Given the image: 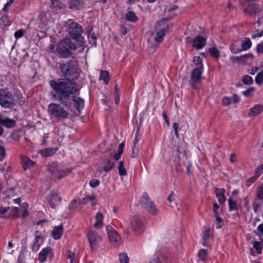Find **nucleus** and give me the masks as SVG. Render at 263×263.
Masks as SVG:
<instances>
[{"mask_svg": "<svg viewBox=\"0 0 263 263\" xmlns=\"http://www.w3.org/2000/svg\"><path fill=\"white\" fill-rule=\"evenodd\" d=\"M12 211L13 213L14 216L18 217L19 215L18 209L16 207H13L11 208Z\"/></svg>", "mask_w": 263, "mask_h": 263, "instance_id": "nucleus-60", "label": "nucleus"}, {"mask_svg": "<svg viewBox=\"0 0 263 263\" xmlns=\"http://www.w3.org/2000/svg\"><path fill=\"white\" fill-rule=\"evenodd\" d=\"M203 72V65H200L194 68L191 73V80L193 83H199L201 79V75Z\"/></svg>", "mask_w": 263, "mask_h": 263, "instance_id": "nucleus-13", "label": "nucleus"}, {"mask_svg": "<svg viewBox=\"0 0 263 263\" xmlns=\"http://www.w3.org/2000/svg\"><path fill=\"white\" fill-rule=\"evenodd\" d=\"M63 233V227L62 225L55 226L52 231V236L55 240L61 238Z\"/></svg>", "mask_w": 263, "mask_h": 263, "instance_id": "nucleus-20", "label": "nucleus"}, {"mask_svg": "<svg viewBox=\"0 0 263 263\" xmlns=\"http://www.w3.org/2000/svg\"><path fill=\"white\" fill-rule=\"evenodd\" d=\"M219 209V205L217 203H214L213 205V212L214 213V216L219 215L218 210Z\"/></svg>", "mask_w": 263, "mask_h": 263, "instance_id": "nucleus-56", "label": "nucleus"}, {"mask_svg": "<svg viewBox=\"0 0 263 263\" xmlns=\"http://www.w3.org/2000/svg\"><path fill=\"white\" fill-rule=\"evenodd\" d=\"M143 224L141 221L137 218H133L130 222V227L133 231L137 232L140 231Z\"/></svg>", "mask_w": 263, "mask_h": 263, "instance_id": "nucleus-19", "label": "nucleus"}, {"mask_svg": "<svg viewBox=\"0 0 263 263\" xmlns=\"http://www.w3.org/2000/svg\"><path fill=\"white\" fill-rule=\"evenodd\" d=\"M58 150V148H47L42 151V154L45 157L51 156L53 155Z\"/></svg>", "mask_w": 263, "mask_h": 263, "instance_id": "nucleus-27", "label": "nucleus"}, {"mask_svg": "<svg viewBox=\"0 0 263 263\" xmlns=\"http://www.w3.org/2000/svg\"><path fill=\"white\" fill-rule=\"evenodd\" d=\"M216 218V227L217 229H220L222 227L223 222L222 219L220 217L219 215L215 216Z\"/></svg>", "mask_w": 263, "mask_h": 263, "instance_id": "nucleus-40", "label": "nucleus"}, {"mask_svg": "<svg viewBox=\"0 0 263 263\" xmlns=\"http://www.w3.org/2000/svg\"><path fill=\"white\" fill-rule=\"evenodd\" d=\"M53 256V252L52 249L50 247H46L43 248L39 253L38 259L41 263L45 261L48 258H52Z\"/></svg>", "mask_w": 263, "mask_h": 263, "instance_id": "nucleus-11", "label": "nucleus"}, {"mask_svg": "<svg viewBox=\"0 0 263 263\" xmlns=\"http://www.w3.org/2000/svg\"><path fill=\"white\" fill-rule=\"evenodd\" d=\"M100 79L103 80L105 84H107L109 81V74L108 71L102 70L100 72Z\"/></svg>", "mask_w": 263, "mask_h": 263, "instance_id": "nucleus-31", "label": "nucleus"}, {"mask_svg": "<svg viewBox=\"0 0 263 263\" xmlns=\"http://www.w3.org/2000/svg\"><path fill=\"white\" fill-rule=\"evenodd\" d=\"M88 38L89 43L92 46L97 45V36L94 32H93L92 31H90L88 35Z\"/></svg>", "mask_w": 263, "mask_h": 263, "instance_id": "nucleus-30", "label": "nucleus"}, {"mask_svg": "<svg viewBox=\"0 0 263 263\" xmlns=\"http://www.w3.org/2000/svg\"><path fill=\"white\" fill-rule=\"evenodd\" d=\"M242 81L245 84L251 85L253 82V79L249 76L245 75L242 77Z\"/></svg>", "mask_w": 263, "mask_h": 263, "instance_id": "nucleus-37", "label": "nucleus"}, {"mask_svg": "<svg viewBox=\"0 0 263 263\" xmlns=\"http://www.w3.org/2000/svg\"><path fill=\"white\" fill-rule=\"evenodd\" d=\"M140 202L145 210L151 215L155 216L158 214L159 210L155 203L151 200L147 193H143Z\"/></svg>", "mask_w": 263, "mask_h": 263, "instance_id": "nucleus-5", "label": "nucleus"}, {"mask_svg": "<svg viewBox=\"0 0 263 263\" xmlns=\"http://www.w3.org/2000/svg\"><path fill=\"white\" fill-rule=\"evenodd\" d=\"M263 35V30H256L252 34V37L255 39L257 37H261Z\"/></svg>", "mask_w": 263, "mask_h": 263, "instance_id": "nucleus-46", "label": "nucleus"}, {"mask_svg": "<svg viewBox=\"0 0 263 263\" xmlns=\"http://www.w3.org/2000/svg\"><path fill=\"white\" fill-rule=\"evenodd\" d=\"M106 230L110 242L115 246L120 245L121 243V239L118 233L110 226L106 227Z\"/></svg>", "mask_w": 263, "mask_h": 263, "instance_id": "nucleus-7", "label": "nucleus"}, {"mask_svg": "<svg viewBox=\"0 0 263 263\" xmlns=\"http://www.w3.org/2000/svg\"><path fill=\"white\" fill-rule=\"evenodd\" d=\"M77 201L76 200H73L68 206V209L70 210L75 209L77 208Z\"/></svg>", "mask_w": 263, "mask_h": 263, "instance_id": "nucleus-52", "label": "nucleus"}, {"mask_svg": "<svg viewBox=\"0 0 263 263\" xmlns=\"http://www.w3.org/2000/svg\"><path fill=\"white\" fill-rule=\"evenodd\" d=\"M62 200L61 197L59 196L58 190H53L51 193L47 196V201L50 206L52 209H55Z\"/></svg>", "mask_w": 263, "mask_h": 263, "instance_id": "nucleus-10", "label": "nucleus"}, {"mask_svg": "<svg viewBox=\"0 0 263 263\" xmlns=\"http://www.w3.org/2000/svg\"><path fill=\"white\" fill-rule=\"evenodd\" d=\"M263 111V105L260 104L255 105L250 109L249 116L253 117L257 116Z\"/></svg>", "mask_w": 263, "mask_h": 263, "instance_id": "nucleus-22", "label": "nucleus"}, {"mask_svg": "<svg viewBox=\"0 0 263 263\" xmlns=\"http://www.w3.org/2000/svg\"><path fill=\"white\" fill-rule=\"evenodd\" d=\"M114 166V163L111 162L110 161H107V164L104 166L103 167V170L105 172H108L111 170Z\"/></svg>", "mask_w": 263, "mask_h": 263, "instance_id": "nucleus-45", "label": "nucleus"}, {"mask_svg": "<svg viewBox=\"0 0 263 263\" xmlns=\"http://www.w3.org/2000/svg\"><path fill=\"white\" fill-rule=\"evenodd\" d=\"M263 172V164L260 165L257 167L255 170L253 179H256L261 175Z\"/></svg>", "mask_w": 263, "mask_h": 263, "instance_id": "nucleus-33", "label": "nucleus"}, {"mask_svg": "<svg viewBox=\"0 0 263 263\" xmlns=\"http://www.w3.org/2000/svg\"><path fill=\"white\" fill-rule=\"evenodd\" d=\"M138 132H139V129H137V131L136 135H135V141L134 143L133 147H138V141H139Z\"/></svg>", "mask_w": 263, "mask_h": 263, "instance_id": "nucleus-57", "label": "nucleus"}, {"mask_svg": "<svg viewBox=\"0 0 263 263\" xmlns=\"http://www.w3.org/2000/svg\"><path fill=\"white\" fill-rule=\"evenodd\" d=\"M5 197H3V200H5L7 199L13 197L14 195V192L12 188H10L4 192Z\"/></svg>", "mask_w": 263, "mask_h": 263, "instance_id": "nucleus-35", "label": "nucleus"}, {"mask_svg": "<svg viewBox=\"0 0 263 263\" xmlns=\"http://www.w3.org/2000/svg\"><path fill=\"white\" fill-rule=\"evenodd\" d=\"M21 159L23 168L25 170L32 167L35 164L34 162L25 156H21Z\"/></svg>", "mask_w": 263, "mask_h": 263, "instance_id": "nucleus-18", "label": "nucleus"}, {"mask_svg": "<svg viewBox=\"0 0 263 263\" xmlns=\"http://www.w3.org/2000/svg\"><path fill=\"white\" fill-rule=\"evenodd\" d=\"M257 197L260 200L263 199V185L260 187L258 192Z\"/></svg>", "mask_w": 263, "mask_h": 263, "instance_id": "nucleus-55", "label": "nucleus"}, {"mask_svg": "<svg viewBox=\"0 0 263 263\" xmlns=\"http://www.w3.org/2000/svg\"><path fill=\"white\" fill-rule=\"evenodd\" d=\"M139 153V147H133L132 151V157L133 158H136L138 156Z\"/></svg>", "mask_w": 263, "mask_h": 263, "instance_id": "nucleus-47", "label": "nucleus"}, {"mask_svg": "<svg viewBox=\"0 0 263 263\" xmlns=\"http://www.w3.org/2000/svg\"><path fill=\"white\" fill-rule=\"evenodd\" d=\"M209 51L213 57L218 58L219 57V51L216 47L210 48Z\"/></svg>", "mask_w": 263, "mask_h": 263, "instance_id": "nucleus-36", "label": "nucleus"}, {"mask_svg": "<svg viewBox=\"0 0 263 263\" xmlns=\"http://www.w3.org/2000/svg\"><path fill=\"white\" fill-rule=\"evenodd\" d=\"M165 34V31L163 29L157 33L156 35L154 38V40L158 43H161L162 41Z\"/></svg>", "mask_w": 263, "mask_h": 263, "instance_id": "nucleus-29", "label": "nucleus"}, {"mask_svg": "<svg viewBox=\"0 0 263 263\" xmlns=\"http://www.w3.org/2000/svg\"><path fill=\"white\" fill-rule=\"evenodd\" d=\"M229 205L230 211L236 210L237 209V205L236 201L232 200L231 199H229Z\"/></svg>", "mask_w": 263, "mask_h": 263, "instance_id": "nucleus-42", "label": "nucleus"}, {"mask_svg": "<svg viewBox=\"0 0 263 263\" xmlns=\"http://www.w3.org/2000/svg\"><path fill=\"white\" fill-rule=\"evenodd\" d=\"M39 19L42 25V27L45 26L47 23V20L46 17L45 16V15L44 14H40L39 16Z\"/></svg>", "mask_w": 263, "mask_h": 263, "instance_id": "nucleus-44", "label": "nucleus"}, {"mask_svg": "<svg viewBox=\"0 0 263 263\" xmlns=\"http://www.w3.org/2000/svg\"><path fill=\"white\" fill-rule=\"evenodd\" d=\"M0 105L5 108H11L15 105L12 94L7 89H0Z\"/></svg>", "mask_w": 263, "mask_h": 263, "instance_id": "nucleus-3", "label": "nucleus"}, {"mask_svg": "<svg viewBox=\"0 0 263 263\" xmlns=\"http://www.w3.org/2000/svg\"><path fill=\"white\" fill-rule=\"evenodd\" d=\"M60 68L67 79L59 83L54 81L50 82L51 87L57 92V95H54V97L67 108H70L73 103L76 109L80 110L84 107V101L74 96L78 89L76 88V84L70 81V79L73 80L79 78V74L74 64L71 61L63 62L60 64Z\"/></svg>", "mask_w": 263, "mask_h": 263, "instance_id": "nucleus-1", "label": "nucleus"}, {"mask_svg": "<svg viewBox=\"0 0 263 263\" xmlns=\"http://www.w3.org/2000/svg\"><path fill=\"white\" fill-rule=\"evenodd\" d=\"M6 156V152L5 148L0 145V161H2Z\"/></svg>", "mask_w": 263, "mask_h": 263, "instance_id": "nucleus-50", "label": "nucleus"}, {"mask_svg": "<svg viewBox=\"0 0 263 263\" xmlns=\"http://www.w3.org/2000/svg\"><path fill=\"white\" fill-rule=\"evenodd\" d=\"M175 194L174 192H172L171 194L170 195V196L168 197L167 200L170 202H172L174 200Z\"/></svg>", "mask_w": 263, "mask_h": 263, "instance_id": "nucleus-62", "label": "nucleus"}, {"mask_svg": "<svg viewBox=\"0 0 263 263\" xmlns=\"http://www.w3.org/2000/svg\"><path fill=\"white\" fill-rule=\"evenodd\" d=\"M243 12L249 16L254 15L255 16L262 17V10L256 4H249L243 10Z\"/></svg>", "mask_w": 263, "mask_h": 263, "instance_id": "nucleus-8", "label": "nucleus"}, {"mask_svg": "<svg viewBox=\"0 0 263 263\" xmlns=\"http://www.w3.org/2000/svg\"><path fill=\"white\" fill-rule=\"evenodd\" d=\"M16 122L13 119L4 117L0 114V124L7 128H12L15 126Z\"/></svg>", "mask_w": 263, "mask_h": 263, "instance_id": "nucleus-15", "label": "nucleus"}, {"mask_svg": "<svg viewBox=\"0 0 263 263\" xmlns=\"http://www.w3.org/2000/svg\"><path fill=\"white\" fill-rule=\"evenodd\" d=\"M256 50L258 53H263V42L257 46Z\"/></svg>", "mask_w": 263, "mask_h": 263, "instance_id": "nucleus-54", "label": "nucleus"}, {"mask_svg": "<svg viewBox=\"0 0 263 263\" xmlns=\"http://www.w3.org/2000/svg\"><path fill=\"white\" fill-rule=\"evenodd\" d=\"M192 44L196 49H200L205 46L206 39L202 36H197L193 40Z\"/></svg>", "mask_w": 263, "mask_h": 263, "instance_id": "nucleus-16", "label": "nucleus"}, {"mask_svg": "<svg viewBox=\"0 0 263 263\" xmlns=\"http://www.w3.org/2000/svg\"><path fill=\"white\" fill-rule=\"evenodd\" d=\"M198 256L199 259L205 261L207 256V251L205 249L200 250L198 254Z\"/></svg>", "mask_w": 263, "mask_h": 263, "instance_id": "nucleus-34", "label": "nucleus"}, {"mask_svg": "<svg viewBox=\"0 0 263 263\" xmlns=\"http://www.w3.org/2000/svg\"><path fill=\"white\" fill-rule=\"evenodd\" d=\"M162 116L164 119V120L167 124V126H170V122L169 121L168 118H167V115L165 111H164L162 114Z\"/></svg>", "mask_w": 263, "mask_h": 263, "instance_id": "nucleus-59", "label": "nucleus"}, {"mask_svg": "<svg viewBox=\"0 0 263 263\" xmlns=\"http://www.w3.org/2000/svg\"><path fill=\"white\" fill-rule=\"evenodd\" d=\"M239 97L234 94L231 97H224L222 100V104L227 106L232 103L237 104L239 102Z\"/></svg>", "mask_w": 263, "mask_h": 263, "instance_id": "nucleus-17", "label": "nucleus"}, {"mask_svg": "<svg viewBox=\"0 0 263 263\" xmlns=\"http://www.w3.org/2000/svg\"><path fill=\"white\" fill-rule=\"evenodd\" d=\"M224 192H225V190L223 188L217 189L215 190L216 196L217 198H218V201L220 203H223L226 200V198L224 194Z\"/></svg>", "mask_w": 263, "mask_h": 263, "instance_id": "nucleus-24", "label": "nucleus"}, {"mask_svg": "<svg viewBox=\"0 0 263 263\" xmlns=\"http://www.w3.org/2000/svg\"><path fill=\"white\" fill-rule=\"evenodd\" d=\"M24 33V31L23 29H20L16 31L14 33L15 37L17 39L22 37Z\"/></svg>", "mask_w": 263, "mask_h": 263, "instance_id": "nucleus-51", "label": "nucleus"}, {"mask_svg": "<svg viewBox=\"0 0 263 263\" xmlns=\"http://www.w3.org/2000/svg\"><path fill=\"white\" fill-rule=\"evenodd\" d=\"M89 202L91 203L92 206H95L96 205L97 201L95 196L87 195L83 198L82 200L80 202V203L85 205L88 204Z\"/></svg>", "mask_w": 263, "mask_h": 263, "instance_id": "nucleus-23", "label": "nucleus"}, {"mask_svg": "<svg viewBox=\"0 0 263 263\" xmlns=\"http://www.w3.org/2000/svg\"><path fill=\"white\" fill-rule=\"evenodd\" d=\"M76 46L69 38H66L58 43L56 52L61 57L66 58L76 50Z\"/></svg>", "mask_w": 263, "mask_h": 263, "instance_id": "nucleus-2", "label": "nucleus"}, {"mask_svg": "<svg viewBox=\"0 0 263 263\" xmlns=\"http://www.w3.org/2000/svg\"><path fill=\"white\" fill-rule=\"evenodd\" d=\"M253 57V55L252 54L249 53L239 57H237V59L240 62L248 63L252 60Z\"/></svg>", "mask_w": 263, "mask_h": 263, "instance_id": "nucleus-28", "label": "nucleus"}, {"mask_svg": "<svg viewBox=\"0 0 263 263\" xmlns=\"http://www.w3.org/2000/svg\"><path fill=\"white\" fill-rule=\"evenodd\" d=\"M48 169L57 179H60L62 178V176L60 174V169L57 162L53 161L50 163L48 164Z\"/></svg>", "mask_w": 263, "mask_h": 263, "instance_id": "nucleus-14", "label": "nucleus"}, {"mask_svg": "<svg viewBox=\"0 0 263 263\" xmlns=\"http://www.w3.org/2000/svg\"><path fill=\"white\" fill-rule=\"evenodd\" d=\"M149 263H160V261L159 260L158 257L155 255L154 256L153 259L151 260Z\"/></svg>", "mask_w": 263, "mask_h": 263, "instance_id": "nucleus-64", "label": "nucleus"}, {"mask_svg": "<svg viewBox=\"0 0 263 263\" xmlns=\"http://www.w3.org/2000/svg\"><path fill=\"white\" fill-rule=\"evenodd\" d=\"M96 222L94 224V228L100 229L103 226V215L101 213H98L96 215Z\"/></svg>", "mask_w": 263, "mask_h": 263, "instance_id": "nucleus-25", "label": "nucleus"}, {"mask_svg": "<svg viewBox=\"0 0 263 263\" xmlns=\"http://www.w3.org/2000/svg\"><path fill=\"white\" fill-rule=\"evenodd\" d=\"M193 62L195 65H198V66L203 65L202 64L201 59L199 57H195L193 59Z\"/></svg>", "mask_w": 263, "mask_h": 263, "instance_id": "nucleus-49", "label": "nucleus"}, {"mask_svg": "<svg viewBox=\"0 0 263 263\" xmlns=\"http://www.w3.org/2000/svg\"><path fill=\"white\" fill-rule=\"evenodd\" d=\"M253 247L256 250L258 254H260L262 251V246L260 242L254 241L253 243Z\"/></svg>", "mask_w": 263, "mask_h": 263, "instance_id": "nucleus-39", "label": "nucleus"}, {"mask_svg": "<svg viewBox=\"0 0 263 263\" xmlns=\"http://www.w3.org/2000/svg\"><path fill=\"white\" fill-rule=\"evenodd\" d=\"M253 210L255 213H257L260 208V204L254 202L253 204Z\"/></svg>", "mask_w": 263, "mask_h": 263, "instance_id": "nucleus-61", "label": "nucleus"}, {"mask_svg": "<svg viewBox=\"0 0 263 263\" xmlns=\"http://www.w3.org/2000/svg\"><path fill=\"white\" fill-rule=\"evenodd\" d=\"M65 26L70 36L73 39H78L82 33L81 26L72 20L69 19L66 21Z\"/></svg>", "mask_w": 263, "mask_h": 263, "instance_id": "nucleus-6", "label": "nucleus"}, {"mask_svg": "<svg viewBox=\"0 0 263 263\" xmlns=\"http://www.w3.org/2000/svg\"><path fill=\"white\" fill-rule=\"evenodd\" d=\"M118 170L121 175H124L126 174V170L123 166V163L122 161H120L119 162L118 165Z\"/></svg>", "mask_w": 263, "mask_h": 263, "instance_id": "nucleus-43", "label": "nucleus"}, {"mask_svg": "<svg viewBox=\"0 0 263 263\" xmlns=\"http://www.w3.org/2000/svg\"><path fill=\"white\" fill-rule=\"evenodd\" d=\"M119 259L121 263H128V257L125 254H120Z\"/></svg>", "mask_w": 263, "mask_h": 263, "instance_id": "nucleus-41", "label": "nucleus"}, {"mask_svg": "<svg viewBox=\"0 0 263 263\" xmlns=\"http://www.w3.org/2000/svg\"><path fill=\"white\" fill-rule=\"evenodd\" d=\"M48 110L50 116L65 119L68 117L69 113L59 104L51 103L48 106Z\"/></svg>", "mask_w": 263, "mask_h": 263, "instance_id": "nucleus-4", "label": "nucleus"}, {"mask_svg": "<svg viewBox=\"0 0 263 263\" xmlns=\"http://www.w3.org/2000/svg\"><path fill=\"white\" fill-rule=\"evenodd\" d=\"M125 17L126 21L133 23L136 22L138 20L135 13L131 11L127 12Z\"/></svg>", "mask_w": 263, "mask_h": 263, "instance_id": "nucleus-26", "label": "nucleus"}, {"mask_svg": "<svg viewBox=\"0 0 263 263\" xmlns=\"http://www.w3.org/2000/svg\"><path fill=\"white\" fill-rule=\"evenodd\" d=\"M74 253L71 252V251H68L67 254V256L68 259H70V263H73L74 260Z\"/></svg>", "mask_w": 263, "mask_h": 263, "instance_id": "nucleus-53", "label": "nucleus"}, {"mask_svg": "<svg viewBox=\"0 0 263 263\" xmlns=\"http://www.w3.org/2000/svg\"><path fill=\"white\" fill-rule=\"evenodd\" d=\"M255 82L258 85H260L263 83V70L256 75L255 77Z\"/></svg>", "mask_w": 263, "mask_h": 263, "instance_id": "nucleus-38", "label": "nucleus"}, {"mask_svg": "<svg viewBox=\"0 0 263 263\" xmlns=\"http://www.w3.org/2000/svg\"><path fill=\"white\" fill-rule=\"evenodd\" d=\"M87 237L92 250L96 249L98 244L102 241V237L93 230L88 232Z\"/></svg>", "mask_w": 263, "mask_h": 263, "instance_id": "nucleus-9", "label": "nucleus"}, {"mask_svg": "<svg viewBox=\"0 0 263 263\" xmlns=\"http://www.w3.org/2000/svg\"><path fill=\"white\" fill-rule=\"evenodd\" d=\"M68 4L70 9L77 10L83 7L84 2L82 0H69Z\"/></svg>", "mask_w": 263, "mask_h": 263, "instance_id": "nucleus-21", "label": "nucleus"}, {"mask_svg": "<svg viewBox=\"0 0 263 263\" xmlns=\"http://www.w3.org/2000/svg\"><path fill=\"white\" fill-rule=\"evenodd\" d=\"M210 230L209 229L206 230L203 232V239L204 241H206V240L209 239L210 237Z\"/></svg>", "mask_w": 263, "mask_h": 263, "instance_id": "nucleus-48", "label": "nucleus"}, {"mask_svg": "<svg viewBox=\"0 0 263 263\" xmlns=\"http://www.w3.org/2000/svg\"><path fill=\"white\" fill-rule=\"evenodd\" d=\"M8 209H9V207H1L0 208V214L4 215L6 213Z\"/></svg>", "mask_w": 263, "mask_h": 263, "instance_id": "nucleus-63", "label": "nucleus"}, {"mask_svg": "<svg viewBox=\"0 0 263 263\" xmlns=\"http://www.w3.org/2000/svg\"><path fill=\"white\" fill-rule=\"evenodd\" d=\"M254 88L253 87H250L249 88V89H248L247 90L244 91L242 92V93L243 95L246 96V97H248V96H249L250 93L253 91H254Z\"/></svg>", "mask_w": 263, "mask_h": 263, "instance_id": "nucleus-58", "label": "nucleus"}, {"mask_svg": "<svg viewBox=\"0 0 263 263\" xmlns=\"http://www.w3.org/2000/svg\"><path fill=\"white\" fill-rule=\"evenodd\" d=\"M34 241L31 246V249L34 252H36L39 250L40 246L43 243L44 239L42 237V233L36 231L34 234Z\"/></svg>", "mask_w": 263, "mask_h": 263, "instance_id": "nucleus-12", "label": "nucleus"}, {"mask_svg": "<svg viewBox=\"0 0 263 263\" xmlns=\"http://www.w3.org/2000/svg\"><path fill=\"white\" fill-rule=\"evenodd\" d=\"M251 42L249 38H245V40L241 42V47L243 50L249 49L251 46Z\"/></svg>", "mask_w": 263, "mask_h": 263, "instance_id": "nucleus-32", "label": "nucleus"}]
</instances>
